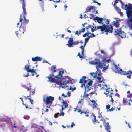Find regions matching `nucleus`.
<instances>
[{
  "instance_id": "22",
  "label": "nucleus",
  "mask_w": 132,
  "mask_h": 132,
  "mask_svg": "<svg viewBox=\"0 0 132 132\" xmlns=\"http://www.w3.org/2000/svg\"><path fill=\"white\" fill-rule=\"evenodd\" d=\"M105 123L107 124V125L106 126H105V129L106 130H108L109 129H110V126L109 125V123L108 122H105Z\"/></svg>"
},
{
  "instance_id": "28",
  "label": "nucleus",
  "mask_w": 132,
  "mask_h": 132,
  "mask_svg": "<svg viewBox=\"0 0 132 132\" xmlns=\"http://www.w3.org/2000/svg\"><path fill=\"white\" fill-rule=\"evenodd\" d=\"M63 110H60V112H62V113H60V114L59 113V115L60 116H63L64 115V112H63Z\"/></svg>"
},
{
  "instance_id": "20",
  "label": "nucleus",
  "mask_w": 132,
  "mask_h": 132,
  "mask_svg": "<svg viewBox=\"0 0 132 132\" xmlns=\"http://www.w3.org/2000/svg\"><path fill=\"white\" fill-rule=\"evenodd\" d=\"M110 50L112 52V54L110 55V57H112L114 55L115 53V51L114 48L113 46H112L109 48Z\"/></svg>"
},
{
  "instance_id": "11",
  "label": "nucleus",
  "mask_w": 132,
  "mask_h": 132,
  "mask_svg": "<svg viewBox=\"0 0 132 132\" xmlns=\"http://www.w3.org/2000/svg\"><path fill=\"white\" fill-rule=\"evenodd\" d=\"M96 68L97 69V71L95 73H90L91 76H93V78H95L97 76V74L98 76L101 75V72L99 70V68H98V67L96 66Z\"/></svg>"
},
{
  "instance_id": "18",
  "label": "nucleus",
  "mask_w": 132,
  "mask_h": 132,
  "mask_svg": "<svg viewBox=\"0 0 132 132\" xmlns=\"http://www.w3.org/2000/svg\"><path fill=\"white\" fill-rule=\"evenodd\" d=\"M42 60V58L41 57L38 56L32 57V60L33 61H41Z\"/></svg>"
},
{
  "instance_id": "24",
  "label": "nucleus",
  "mask_w": 132,
  "mask_h": 132,
  "mask_svg": "<svg viewBox=\"0 0 132 132\" xmlns=\"http://www.w3.org/2000/svg\"><path fill=\"white\" fill-rule=\"evenodd\" d=\"M123 74L124 75H128L129 74L130 75L132 74V70L131 71L130 70L129 71L125 72Z\"/></svg>"
},
{
  "instance_id": "52",
  "label": "nucleus",
  "mask_w": 132,
  "mask_h": 132,
  "mask_svg": "<svg viewBox=\"0 0 132 132\" xmlns=\"http://www.w3.org/2000/svg\"><path fill=\"white\" fill-rule=\"evenodd\" d=\"M75 125L73 122H72L71 123V128H72L73 127V126H75Z\"/></svg>"
},
{
  "instance_id": "6",
  "label": "nucleus",
  "mask_w": 132,
  "mask_h": 132,
  "mask_svg": "<svg viewBox=\"0 0 132 132\" xmlns=\"http://www.w3.org/2000/svg\"><path fill=\"white\" fill-rule=\"evenodd\" d=\"M115 35H117L120 37L121 38H123L126 37V34L122 31L121 30L120 28L118 30L115 31L114 32Z\"/></svg>"
},
{
  "instance_id": "50",
  "label": "nucleus",
  "mask_w": 132,
  "mask_h": 132,
  "mask_svg": "<svg viewBox=\"0 0 132 132\" xmlns=\"http://www.w3.org/2000/svg\"><path fill=\"white\" fill-rule=\"evenodd\" d=\"M67 95L68 97H69L71 96V93L69 92H68L67 93Z\"/></svg>"
},
{
  "instance_id": "41",
  "label": "nucleus",
  "mask_w": 132,
  "mask_h": 132,
  "mask_svg": "<svg viewBox=\"0 0 132 132\" xmlns=\"http://www.w3.org/2000/svg\"><path fill=\"white\" fill-rule=\"evenodd\" d=\"M19 130L20 132H24L26 131L24 130V129L23 128H20L19 129Z\"/></svg>"
},
{
  "instance_id": "16",
  "label": "nucleus",
  "mask_w": 132,
  "mask_h": 132,
  "mask_svg": "<svg viewBox=\"0 0 132 132\" xmlns=\"http://www.w3.org/2000/svg\"><path fill=\"white\" fill-rule=\"evenodd\" d=\"M63 101L62 102L63 103V105L61 106L62 107V110H64L66 108H67L68 105V103L65 101H64V100H62Z\"/></svg>"
},
{
  "instance_id": "17",
  "label": "nucleus",
  "mask_w": 132,
  "mask_h": 132,
  "mask_svg": "<svg viewBox=\"0 0 132 132\" xmlns=\"http://www.w3.org/2000/svg\"><path fill=\"white\" fill-rule=\"evenodd\" d=\"M92 120L93 123L94 124H95L96 122H98V123H99V122L98 120H96V116L94 114H93V117H92Z\"/></svg>"
},
{
  "instance_id": "60",
  "label": "nucleus",
  "mask_w": 132,
  "mask_h": 132,
  "mask_svg": "<svg viewBox=\"0 0 132 132\" xmlns=\"http://www.w3.org/2000/svg\"><path fill=\"white\" fill-rule=\"evenodd\" d=\"M29 76V75L28 73H27V75H25V74L23 75V76L24 77H27Z\"/></svg>"
},
{
  "instance_id": "61",
  "label": "nucleus",
  "mask_w": 132,
  "mask_h": 132,
  "mask_svg": "<svg viewBox=\"0 0 132 132\" xmlns=\"http://www.w3.org/2000/svg\"><path fill=\"white\" fill-rule=\"evenodd\" d=\"M32 95H33L35 93V90L34 89H33L32 90Z\"/></svg>"
},
{
  "instance_id": "9",
  "label": "nucleus",
  "mask_w": 132,
  "mask_h": 132,
  "mask_svg": "<svg viewBox=\"0 0 132 132\" xmlns=\"http://www.w3.org/2000/svg\"><path fill=\"white\" fill-rule=\"evenodd\" d=\"M104 20V19L103 18L99 17L97 16H96L93 19V20L94 21L96 20L97 22L100 25L102 24V26L105 25L103 22V21Z\"/></svg>"
},
{
  "instance_id": "13",
  "label": "nucleus",
  "mask_w": 132,
  "mask_h": 132,
  "mask_svg": "<svg viewBox=\"0 0 132 132\" xmlns=\"http://www.w3.org/2000/svg\"><path fill=\"white\" fill-rule=\"evenodd\" d=\"M29 65L26 64L24 68L25 70L27 71V72H31L32 73H34L36 74L37 73L36 72V71L34 69H29Z\"/></svg>"
},
{
  "instance_id": "10",
  "label": "nucleus",
  "mask_w": 132,
  "mask_h": 132,
  "mask_svg": "<svg viewBox=\"0 0 132 132\" xmlns=\"http://www.w3.org/2000/svg\"><path fill=\"white\" fill-rule=\"evenodd\" d=\"M26 27V25L23 22L21 24V25L19 27V31L20 33H19L20 34H23L24 31H25V28Z\"/></svg>"
},
{
  "instance_id": "49",
  "label": "nucleus",
  "mask_w": 132,
  "mask_h": 132,
  "mask_svg": "<svg viewBox=\"0 0 132 132\" xmlns=\"http://www.w3.org/2000/svg\"><path fill=\"white\" fill-rule=\"evenodd\" d=\"M127 97L129 98L132 97V94H130L127 95Z\"/></svg>"
},
{
  "instance_id": "47",
  "label": "nucleus",
  "mask_w": 132,
  "mask_h": 132,
  "mask_svg": "<svg viewBox=\"0 0 132 132\" xmlns=\"http://www.w3.org/2000/svg\"><path fill=\"white\" fill-rule=\"evenodd\" d=\"M81 33L80 31L79 32V31H77L75 33V34H77L78 36Z\"/></svg>"
},
{
  "instance_id": "1",
  "label": "nucleus",
  "mask_w": 132,
  "mask_h": 132,
  "mask_svg": "<svg viewBox=\"0 0 132 132\" xmlns=\"http://www.w3.org/2000/svg\"><path fill=\"white\" fill-rule=\"evenodd\" d=\"M64 73V71H60L58 74L55 76L53 74H51L50 76L48 77L49 79V81L52 82H55L56 84L59 85L60 87L62 88H65L68 87L67 84H68L71 81V78L68 76H64L63 77L62 74Z\"/></svg>"
},
{
  "instance_id": "4",
  "label": "nucleus",
  "mask_w": 132,
  "mask_h": 132,
  "mask_svg": "<svg viewBox=\"0 0 132 132\" xmlns=\"http://www.w3.org/2000/svg\"><path fill=\"white\" fill-rule=\"evenodd\" d=\"M128 6L126 4L125 6V9L126 11V13L128 18L130 16L132 17V4L130 3L128 4Z\"/></svg>"
},
{
  "instance_id": "39",
  "label": "nucleus",
  "mask_w": 132,
  "mask_h": 132,
  "mask_svg": "<svg viewBox=\"0 0 132 132\" xmlns=\"http://www.w3.org/2000/svg\"><path fill=\"white\" fill-rule=\"evenodd\" d=\"M83 81H84V82H86V81L85 80H83L82 79H80V81H79V82L80 83H82L83 82Z\"/></svg>"
},
{
  "instance_id": "21",
  "label": "nucleus",
  "mask_w": 132,
  "mask_h": 132,
  "mask_svg": "<svg viewBox=\"0 0 132 132\" xmlns=\"http://www.w3.org/2000/svg\"><path fill=\"white\" fill-rule=\"evenodd\" d=\"M85 90L84 92L85 94V93L86 92H87L90 90V87H89V86L87 85H86L85 86Z\"/></svg>"
},
{
  "instance_id": "33",
  "label": "nucleus",
  "mask_w": 132,
  "mask_h": 132,
  "mask_svg": "<svg viewBox=\"0 0 132 132\" xmlns=\"http://www.w3.org/2000/svg\"><path fill=\"white\" fill-rule=\"evenodd\" d=\"M95 35H94V33H91V35H90L88 36L89 37V38H92L93 37H95Z\"/></svg>"
},
{
  "instance_id": "45",
  "label": "nucleus",
  "mask_w": 132,
  "mask_h": 132,
  "mask_svg": "<svg viewBox=\"0 0 132 132\" xmlns=\"http://www.w3.org/2000/svg\"><path fill=\"white\" fill-rule=\"evenodd\" d=\"M59 114V113H56L54 114V117L55 118H57L58 117V115Z\"/></svg>"
},
{
  "instance_id": "37",
  "label": "nucleus",
  "mask_w": 132,
  "mask_h": 132,
  "mask_svg": "<svg viewBox=\"0 0 132 132\" xmlns=\"http://www.w3.org/2000/svg\"><path fill=\"white\" fill-rule=\"evenodd\" d=\"M93 81L92 80H90L88 83L87 84L88 85L90 86H91L92 83Z\"/></svg>"
},
{
  "instance_id": "7",
  "label": "nucleus",
  "mask_w": 132,
  "mask_h": 132,
  "mask_svg": "<svg viewBox=\"0 0 132 132\" xmlns=\"http://www.w3.org/2000/svg\"><path fill=\"white\" fill-rule=\"evenodd\" d=\"M54 100V97L51 96L47 97L46 99L44 98L43 100L44 102L46 103V105H52L53 101Z\"/></svg>"
},
{
  "instance_id": "44",
  "label": "nucleus",
  "mask_w": 132,
  "mask_h": 132,
  "mask_svg": "<svg viewBox=\"0 0 132 132\" xmlns=\"http://www.w3.org/2000/svg\"><path fill=\"white\" fill-rule=\"evenodd\" d=\"M97 78L99 80V81L101 83L102 82V81H101V78L100 77H97Z\"/></svg>"
},
{
  "instance_id": "14",
  "label": "nucleus",
  "mask_w": 132,
  "mask_h": 132,
  "mask_svg": "<svg viewBox=\"0 0 132 132\" xmlns=\"http://www.w3.org/2000/svg\"><path fill=\"white\" fill-rule=\"evenodd\" d=\"M114 65L115 67L116 71V73H122L124 71L120 69L119 67H118L116 64H114Z\"/></svg>"
},
{
  "instance_id": "53",
  "label": "nucleus",
  "mask_w": 132,
  "mask_h": 132,
  "mask_svg": "<svg viewBox=\"0 0 132 132\" xmlns=\"http://www.w3.org/2000/svg\"><path fill=\"white\" fill-rule=\"evenodd\" d=\"M95 55H96V56H101V55L99 53H98L97 52H96L95 53Z\"/></svg>"
},
{
  "instance_id": "3",
  "label": "nucleus",
  "mask_w": 132,
  "mask_h": 132,
  "mask_svg": "<svg viewBox=\"0 0 132 132\" xmlns=\"http://www.w3.org/2000/svg\"><path fill=\"white\" fill-rule=\"evenodd\" d=\"M97 29H100L102 31H105L106 34L107 35L108 33H112L113 32L112 26L111 25H104L103 26H99Z\"/></svg>"
},
{
  "instance_id": "25",
  "label": "nucleus",
  "mask_w": 132,
  "mask_h": 132,
  "mask_svg": "<svg viewBox=\"0 0 132 132\" xmlns=\"http://www.w3.org/2000/svg\"><path fill=\"white\" fill-rule=\"evenodd\" d=\"M113 23L114 26H115L116 28H117L119 26L118 22L114 21L113 22Z\"/></svg>"
},
{
  "instance_id": "35",
  "label": "nucleus",
  "mask_w": 132,
  "mask_h": 132,
  "mask_svg": "<svg viewBox=\"0 0 132 132\" xmlns=\"http://www.w3.org/2000/svg\"><path fill=\"white\" fill-rule=\"evenodd\" d=\"M100 52L101 54H104V56H106V53L104 52L103 50H101Z\"/></svg>"
},
{
  "instance_id": "42",
  "label": "nucleus",
  "mask_w": 132,
  "mask_h": 132,
  "mask_svg": "<svg viewBox=\"0 0 132 132\" xmlns=\"http://www.w3.org/2000/svg\"><path fill=\"white\" fill-rule=\"evenodd\" d=\"M89 15L91 16V17H90V19H93L94 18H93L94 17V15L93 14H90Z\"/></svg>"
},
{
  "instance_id": "43",
  "label": "nucleus",
  "mask_w": 132,
  "mask_h": 132,
  "mask_svg": "<svg viewBox=\"0 0 132 132\" xmlns=\"http://www.w3.org/2000/svg\"><path fill=\"white\" fill-rule=\"evenodd\" d=\"M110 105L109 104H108L106 106V108L107 109V110H108L110 108Z\"/></svg>"
},
{
  "instance_id": "46",
  "label": "nucleus",
  "mask_w": 132,
  "mask_h": 132,
  "mask_svg": "<svg viewBox=\"0 0 132 132\" xmlns=\"http://www.w3.org/2000/svg\"><path fill=\"white\" fill-rule=\"evenodd\" d=\"M93 2L94 3H97L98 5V6H100L101 5V4L100 3H98V2H97V1H95V0H94V1H93Z\"/></svg>"
},
{
  "instance_id": "38",
  "label": "nucleus",
  "mask_w": 132,
  "mask_h": 132,
  "mask_svg": "<svg viewBox=\"0 0 132 132\" xmlns=\"http://www.w3.org/2000/svg\"><path fill=\"white\" fill-rule=\"evenodd\" d=\"M115 8L116 10L118 12V13L119 12L121 11V10L120 9H119V8L116 6H115Z\"/></svg>"
},
{
  "instance_id": "59",
  "label": "nucleus",
  "mask_w": 132,
  "mask_h": 132,
  "mask_svg": "<svg viewBox=\"0 0 132 132\" xmlns=\"http://www.w3.org/2000/svg\"><path fill=\"white\" fill-rule=\"evenodd\" d=\"M109 22V20L108 19H107L106 20V24H108Z\"/></svg>"
},
{
  "instance_id": "26",
  "label": "nucleus",
  "mask_w": 132,
  "mask_h": 132,
  "mask_svg": "<svg viewBox=\"0 0 132 132\" xmlns=\"http://www.w3.org/2000/svg\"><path fill=\"white\" fill-rule=\"evenodd\" d=\"M23 118L26 120H28L30 118V116L28 115H25L23 116Z\"/></svg>"
},
{
  "instance_id": "2",
  "label": "nucleus",
  "mask_w": 132,
  "mask_h": 132,
  "mask_svg": "<svg viewBox=\"0 0 132 132\" xmlns=\"http://www.w3.org/2000/svg\"><path fill=\"white\" fill-rule=\"evenodd\" d=\"M89 63L90 64L96 65L98 68H99L101 69L103 68L102 71L103 72H105V71L107 69L108 67V65L106 67H104L106 65L105 63L100 62L99 59L97 58H95L94 60L90 61Z\"/></svg>"
},
{
  "instance_id": "32",
  "label": "nucleus",
  "mask_w": 132,
  "mask_h": 132,
  "mask_svg": "<svg viewBox=\"0 0 132 132\" xmlns=\"http://www.w3.org/2000/svg\"><path fill=\"white\" fill-rule=\"evenodd\" d=\"M71 86H70L69 88H68V89L69 90H71L73 92L74 90L76 89V88L75 87H74L72 89Z\"/></svg>"
},
{
  "instance_id": "12",
  "label": "nucleus",
  "mask_w": 132,
  "mask_h": 132,
  "mask_svg": "<svg viewBox=\"0 0 132 132\" xmlns=\"http://www.w3.org/2000/svg\"><path fill=\"white\" fill-rule=\"evenodd\" d=\"M27 85H29V87H28L26 85H21V86L22 87L26 89L28 91H29L30 92V95L31 94V90L32 89L31 84L30 83H29L28 84H27Z\"/></svg>"
},
{
  "instance_id": "48",
  "label": "nucleus",
  "mask_w": 132,
  "mask_h": 132,
  "mask_svg": "<svg viewBox=\"0 0 132 132\" xmlns=\"http://www.w3.org/2000/svg\"><path fill=\"white\" fill-rule=\"evenodd\" d=\"M43 63H48L49 64H50L48 63V61H46V60H43Z\"/></svg>"
},
{
  "instance_id": "57",
  "label": "nucleus",
  "mask_w": 132,
  "mask_h": 132,
  "mask_svg": "<svg viewBox=\"0 0 132 132\" xmlns=\"http://www.w3.org/2000/svg\"><path fill=\"white\" fill-rule=\"evenodd\" d=\"M53 69L54 70V72H55L56 69V67H53Z\"/></svg>"
},
{
  "instance_id": "58",
  "label": "nucleus",
  "mask_w": 132,
  "mask_h": 132,
  "mask_svg": "<svg viewBox=\"0 0 132 132\" xmlns=\"http://www.w3.org/2000/svg\"><path fill=\"white\" fill-rule=\"evenodd\" d=\"M85 95V97H87L88 96V95L87 94H86L85 93V94H84V95L83 96V98H84V96Z\"/></svg>"
},
{
  "instance_id": "31",
  "label": "nucleus",
  "mask_w": 132,
  "mask_h": 132,
  "mask_svg": "<svg viewBox=\"0 0 132 132\" xmlns=\"http://www.w3.org/2000/svg\"><path fill=\"white\" fill-rule=\"evenodd\" d=\"M89 38H90L88 36L85 39V43H87L88 42V41L89 40Z\"/></svg>"
},
{
  "instance_id": "62",
  "label": "nucleus",
  "mask_w": 132,
  "mask_h": 132,
  "mask_svg": "<svg viewBox=\"0 0 132 132\" xmlns=\"http://www.w3.org/2000/svg\"><path fill=\"white\" fill-rule=\"evenodd\" d=\"M77 112L78 113L80 112V113L81 112H82V111H81V109H78Z\"/></svg>"
},
{
  "instance_id": "36",
  "label": "nucleus",
  "mask_w": 132,
  "mask_h": 132,
  "mask_svg": "<svg viewBox=\"0 0 132 132\" xmlns=\"http://www.w3.org/2000/svg\"><path fill=\"white\" fill-rule=\"evenodd\" d=\"M120 3L121 4V7L123 9H124V7H123V6L124 5V4L122 1L121 0H120Z\"/></svg>"
},
{
  "instance_id": "34",
  "label": "nucleus",
  "mask_w": 132,
  "mask_h": 132,
  "mask_svg": "<svg viewBox=\"0 0 132 132\" xmlns=\"http://www.w3.org/2000/svg\"><path fill=\"white\" fill-rule=\"evenodd\" d=\"M114 109L113 108V107L112 108H111L110 109H109L108 110H107V112H111V111H113V110H114Z\"/></svg>"
},
{
  "instance_id": "63",
  "label": "nucleus",
  "mask_w": 132,
  "mask_h": 132,
  "mask_svg": "<svg viewBox=\"0 0 132 132\" xmlns=\"http://www.w3.org/2000/svg\"><path fill=\"white\" fill-rule=\"evenodd\" d=\"M119 13L120 14V15L121 16H122L123 15V14L122 12H119Z\"/></svg>"
},
{
  "instance_id": "40",
  "label": "nucleus",
  "mask_w": 132,
  "mask_h": 132,
  "mask_svg": "<svg viewBox=\"0 0 132 132\" xmlns=\"http://www.w3.org/2000/svg\"><path fill=\"white\" fill-rule=\"evenodd\" d=\"M97 105V103H96V102L93 103V108H94L95 107H96Z\"/></svg>"
},
{
  "instance_id": "5",
  "label": "nucleus",
  "mask_w": 132,
  "mask_h": 132,
  "mask_svg": "<svg viewBox=\"0 0 132 132\" xmlns=\"http://www.w3.org/2000/svg\"><path fill=\"white\" fill-rule=\"evenodd\" d=\"M68 43L66 45L68 46V47L71 48L73 47L74 45L79 44L80 43V42L78 41H73V38L70 37L68 41Z\"/></svg>"
},
{
  "instance_id": "54",
  "label": "nucleus",
  "mask_w": 132,
  "mask_h": 132,
  "mask_svg": "<svg viewBox=\"0 0 132 132\" xmlns=\"http://www.w3.org/2000/svg\"><path fill=\"white\" fill-rule=\"evenodd\" d=\"M83 98L81 99V100H80L78 102V104H83V103H81L82 101H81L82 100H83Z\"/></svg>"
},
{
  "instance_id": "19",
  "label": "nucleus",
  "mask_w": 132,
  "mask_h": 132,
  "mask_svg": "<svg viewBox=\"0 0 132 132\" xmlns=\"http://www.w3.org/2000/svg\"><path fill=\"white\" fill-rule=\"evenodd\" d=\"M95 7L92 6H90L87 7L85 12H90L92 9H93Z\"/></svg>"
},
{
  "instance_id": "27",
  "label": "nucleus",
  "mask_w": 132,
  "mask_h": 132,
  "mask_svg": "<svg viewBox=\"0 0 132 132\" xmlns=\"http://www.w3.org/2000/svg\"><path fill=\"white\" fill-rule=\"evenodd\" d=\"M130 16V19L129 20L130 22V27L131 29H132V17Z\"/></svg>"
},
{
  "instance_id": "30",
  "label": "nucleus",
  "mask_w": 132,
  "mask_h": 132,
  "mask_svg": "<svg viewBox=\"0 0 132 132\" xmlns=\"http://www.w3.org/2000/svg\"><path fill=\"white\" fill-rule=\"evenodd\" d=\"M89 34H91V33L89 32H87L86 33H85L83 35V36L85 37L87 36Z\"/></svg>"
},
{
  "instance_id": "51",
  "label": "nucleus",
  "mask_w": 132,
  "mask_h": 132,
  "mask_svg": "<svg viewBox=\"0 0 132 132\" xmlns=\"http://www.w3.org/2000/svg\"><path fill=\"white\" fill-rule=\"evenodd\" d=\"M29 99L30 100V102L31 104H33V99H31L30 98H29Z\"/></svg>"
},
{
  "instance_id": "15",
  "label": "nucleus",
  "mask_w": 132,
  "mask_h": 132,
  "mask_svg": "<svg viewBox=\"0 0 132 132\" xmlns=\"http://www.w3.org/2000/svg\"><path fill=\"white\" fill-rule=\"evenodd\" d=\"M99 26H97L96 28L95 27V25L94 24H93V25H89V28L91 29V31L92 32H93L94 31L97 30L98 29H97Z\"/></svg>"
},
{
  "instance_id": "56",
  "label": "nucleus",
  "mask_w": 132,
  "mask_h": 132,
  "mask_svg": "<svg viewBox=\"0 0 132 132\" xmlns=\"http://www.w3.org/2000/svg\"><path fill=\"white\" fill-rule=\"evenodd\" d=\"M22 15H20V22H21L22 21Z\"/></svg>"
},
{
  "instance_id": "64",
  "label": "nucleus",
  "mask_w": 132,
  "mask_h": 132,
  "mask_svg": "<svg viewBox=\"0 0 132 132\" xmlns=\"http://www.w3.org/2000/svg\"><path fill=\"white\" fill-rule=\"evenodd\" d=\"M80 48L82 50H84V47L82 46L80 47Z\"/></svg>"
},
{
  "instance_id": "55",
  "label": "nucleus",
  "mask_w": 132,
  "mask_h": 132,
  "mask_svg": "<svg viewBox=\"0 0 132 132\" xmlns=\"http://www.w3.org/2000/svg\"><path fill=\"white\" fill-rule=\"evenodd\" d=\"M82 31H80L81 32V33L82 32H84L85 30V28H83L82 29Z\"/></svg>"
},
{
  "instance_id": "8",
  "label": "nucleus",
  "mask_w": 132,
  "mask_h": 132,
  "mask_svg": "<svg viewBox=\"0 0 132 132\" xmlns=\"http://www.w3.org/2000/svg\"><path fill=\"white\" fill-rule=\"evenodd\" d=\"M23 1L22 3V8L23 10V13L24 14L23 15V17L24 18V21L25 23H24L25 24H27L29 22V20L28 19H27L25 18V15L26 14V10L25 8V5L24 2V0H22Z\"/></svg>"
},
{
  "instance_id": "23",
  "label": "nucleus",
  "mask_w": 132,
  "mask_h": 132,
  "mask_svg": "<svg viewBox=\"0 0 132 132\" xmlns=\"http://www.w3.org/2000/svg\"><path fill=\"white\" fill-rule=\"evenodd\" d=\"M84 50H82V51L81 52L82 54L81 55H80V53L79 52L78 53V55L79 56V57L80 58H83V56H84Z\"/></svg>"
},
{
  "instance_id": "29",
  "label": "nucleus",
  "mask_w": 132,
  "mask_h": 132,
  "mask_svg": "<svg viewBox=\"0 0 132 132\" xmlns=\"http://www.w3.org/2000/svg\"><path fill=\"white\" fill-rule=\"evenodd\" d=\"M83 105V104H78L77 106L78 109H81L82 108V106Z\"/></svg>"
}]
</instances>
